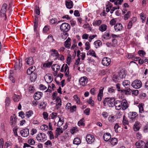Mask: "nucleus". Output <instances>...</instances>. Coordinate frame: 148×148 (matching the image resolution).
I'll return each instance as SVG.
<instances>
[{"label":"nucleus","mask_w":148,"mask_h":148,"mask_svg":"<svg viewBox=\"0 0 148 148\" xmlns=\"http://www.w3.org/2000/svg\"><path fill=\"white\" fill-rule=\"evenodd\" d=\"M111 62V60L108 57L103 58L102 61V63L103 65L105 66H109Z\"/></svg>","instance_id":"obj_10"},{"label":"nucleus","mask_w":148,"mask_h":148,"mask_svg":"<svg viewBox=\"0 0 148 148\" xmlns=\"http://www.w3.org/2000/svg\"><path fill=\"white\" fill-rule=\"evenodd\" d=\"M34 114L33 111L32 110H29L28 112H26L25 114L26 117L29 118L32 116Z\"/></svg>","instance_id":"obj_39"},{"label":"nucleus","mask_w":148,"mask_h":148,"mask_svg":"<svg viewBox=\"0 0 148 148\" xmlns=\"http://www.w3.org/2000/svg\"><path fill=\"white\" fill-rule=\"evenodd\" d=\"M60 71L64 72L65 75L67 78V80L70 82L71 79V75L69 74V68L66 64H64L61 68Z\"/></svg>","instance_id":"obj_2"},{"label":"nucleus","mask_w":148,"mask_h":148,"mask_svg":"<svg viewBox=\"0 0 148 148\" xmlns=\"http://www.w3.org/2000/svg\"><path fill=\"white\" fill-rule=\"evenodd\" d=\"M81 141L79 138H76L74 139L73 140V143L74 144L78 145L80 144Z\"/></svg>","instance_id":"obj_36"},{"label":"nucleus","mask_w":148,"mask_h":148,"mask_svg":"<svg viewBox=\"0 0 148 148\" xmlns=\"http://www.w3.org/2000/svg\"><path fill=\"white\" fill-rule=\"evenodd\" d=\"M94 44L95 48H97L101 45L102 42L100 40H97L94 42Z\"/></svg>","instance_id":"obj_37"},{"label":"nucleus","mask_w":148,"mask_h":148,"mask_svg":"<svg viewBox=\"0 0 148 148\" xmlns=\"http://www.w3.org/2000/svg\"><path fill=\"white\" fill-rule=\"evenodd\" d=\"M22 65V64L20 63L19 61L18 64L17 63H16L14 67V69L15 70H17L18 68L19 69L20 68H21Z\"/></svg>","instance_id":"obj_47"},{"label":"nucleus","mask_w":148,"mask_h":148,"mask_svg":"<svg viewBox=\"0 0 148 148\" xmlns=\"http://www.w3.org/2000/svg\"><path fill=\"white\" fill-rule=\"evenodd\" d=\"M29 130L28 128H25L21 130L20 133L21 136L23 137H26L29 135Z\"/></svg>","instance_id":"obj_13"},{"label":"nucleus","mask_w":148,"mask_h":148,"mask_svg":"<svg viewBox=\"0 0 148 148\" xmlns=\"http://www.w3.org/2000/svg\"><path fill=\"white\" fill-rule=\"evenodd\" d=\"M36 139L38 141L43 142L47 140V137L44 133H40L38 134Z\"/></svg>","instance_id":"obj_7"},{"label":"nucleus","mask_w":148,"mask_h":148,"mask_svg":"<svg viewBox=\"0 0 148 148\" xmlns=\"http://www.w3.org/2000/svg\"><path fill=\"white\" fill-rule=\"evenodd\" d=\"M16 122V119L15 118H13L12 116L10 117V123L11 125L14 126L15 125Z\"/></svg>","instance_id":"obj_38"},{"label":"nucleus","mask_w":148,"mask_h":148,"mask_svg":"<svg viewBox=\"0 0 148 148\" xmlns=\"http://www.w3.org/2000/svg\"><path fill=\"white\" fill-rule=\"evenodd\" d=\"M137 115V113L135 112H130L128 113V117L132 120L135 119Z\"/></svg>","instance_id":"obj_16"},{"label":"nucleus","mask_w":148,"mask_h":148,"mask_svg":"<svg viewBox=\"0 0 148 148\" xmlns=\"http://www.w3.org/2000/svg\"><path fill=\"white\" fill-rule=\"evenodd\" d=\"M60 29L61 31L66 32L70 29V26L68 23H64L61 25Z\"/></svg>","instance_id":"obj_5"},{"label":"nucleus","mask_w":148,"mask_h":148,"mask_svg":"<svg viewBox=\"0 0 148 148\" xmlns=\"http://www.w3.org/2000/svg\"><path fill=\"white\" fill-rule=\"evenodd\" d=\"M131 85L134 88L138 89L142 86V83L140 80L136 79L132 83Z\"/></svg>","instance_id":"obj_6"},{"label":"nucleus","mask_w":148,"mask_h":148,"mask_svg":"<svg viewBox=\"0 0 148 148\" xmlns=\"http://www.w3.org/2000/svg\"><path fill=\"white\" fill-rule=\"evenodd\" d=\"M58 94L56 92H55L53 93L52 96V99L53 100H56L57 98L59 97L57 96Z\"/></svg>","instance_id":"obj_57"},{"label":"nucleus","mask_w":148,"mask_h":148,"mask_svg":"<svg viewBox=\"0 0 148 148\" xmlns=\"http://www.w3.org/2000/svg\"><path fill=\"white\" fill-rule=\"evenodd\" d=\"M35 66H32L28 69L27 71V73L28 75H31L30 79L32 80H34L36 78V75L35 72H34L35 70Z\"/></svg>","instance_id":"obj_4"},{"label":"nucleus","mask_w":148,"mask_h":148,"mask_svg":"<svg viewBox=\"0 0 148 148\" xmlns=\"http://www.w3.org/2000/svg\"><path fill=\"white\" fill-rule=\"evenodd\" d=\"M51 68L52 70L54 72L53 74L54 76H56L58 73V71H60V66L58 64H55L52 65Z\"/></svg>","instance_id":"obj_9"},{"label":"nucleus","mask_w":148,"mask_h":148,"mask_svg":"<svg viewBox=\"0 0 148 148\" xmlns=\"http://www.w3.org/2000/svg\"><path fill=\"white\" fill-rule=\"evenodd\" d=\"M73 98L77 104H79L80 103V101L79 98L76 95H75L73 96Z\"/></svg>","instance_id":"obj_54"},{"label":"nucleus","mask_w":148,"mask_h":148,"mask_svg":"<svg viewBox=\"0 0 148 148\" xmlns=\"http://www.w3.org/2000/svg\"><path fill=\"white\" fill-rule=\"evenodd\" d=\"M73 2L70 0L66 1V7L68 9H71L73 7Z\"/></svg>","instance_id":"obj_25"},{"label":"nucleus","mask_w":148,"mask_h":148,"mask_svg":"<svg viewBox=\"0 0 148 148\" xmlns=\"http://www.w3.org/2000/svg\"><path fill=\"white\" fill-rule=\"evenodd\" d=\"M28 143L31 145H33L35 143V141L32 138H31L28 139L27 141Z\"/></svg>","instance_id":"obj_52"},{"label":"nucleus","mask_w":148,"mask_h":148,"mask_svg":"<svg viewBox=\"0 0 148 148\" xmlns=\"http://www.w3.org/2000/svg\"><path fill=\"white\" fill-rule=\"evenodd\" d=\"M63 132V130L62 128H57L56 130V134L55 137L57 138L58 136L60 135Z\"/></svg>","instance_id":"obj_21"},{"label":"nucleus","mask_w":148,"mask_h":148,"mask_svg":"<svg viewBox=\"0 0 148 148\" xmlns=\"http://www.w3.org/2000/svg\"><path fill=\"white\" fill-rule=\"evenodd\" d=\"M42 96V93L40 92H37L35 93L34 97L35 100L40 99Z\"/></svg>","instance_id":"obj_20"},{"label":"nucleus","mask_w":148,"mask_h":148,"mask_svg":"<svg viewBox=\"0 0 148 148\" xmlns=\"http://www.w3.org/2000/svg\"><path fill=\"white\" fill-rule=\"evenodd\" d=\"M138 54L141 56H144L146 53L143 50H139L138 51Z\"/></svg>","instance_id":"obj_64"},{"label":"nucleus","mask_w":148,"mask_h":148,"mask_svg":"<svg viewBox=\"0 0 148 148\" xmlns=\"http://www.w3.org/2000/svg\"><path fill=\"white\" fill-rule=\"evenodd\" d=\"M145 144L144 142L142 140H139L136 143L135 145L137 146L140 148H142L143 147Z\"/></svg>","instance_id":"obj_26"},{"label":"nucleus","mask_w":148,"mask_h":148,"mask_svg":"<svg viewBox=\"0 0 148 148\" xmlns=\"http://www.w3.org/2000/svg\"><path fill=\"white\" fill-rule=\"evenodd\" d=\"M140 19L142 20V23H144L146 17H145L144 14L143 13H141L140 14Z\"/></svg>","instance_id":"obj_58"},{"label":"nucleus","mask_w":148,"mask_h":148,"mask_svg":"<svg viewBox=\"0 0 148 148\" xmlns=\"http://www.w3.org/2000/svg\"><path fill=\"white\" fill-rule=\"evenodd\" d=\"M49 136L50 139H52L54 138V136L53 132L51 131H48L47 133Z\"/></svg>","instance_id":"obj_61"},{"label":"nucleus","mask_w":148,"mask_h":148,"mask_svg":"<svg viewBox=\"0 0 148 148\" xmlns=\"http://www.w3.org/2000/svg\"><path fill=\"white\" fill-rule=\"evenodd\" d=\"M58 118L59 119L58 121V126L59 127L61 126L64 122L63 118L60 115L58 116Z\"/></svg>","instance_id":"obj_28"},{"label":"nucleus","mask_w":148,"mask_h":148,"mask_svg":"<svg viewBox=\"0 0 148 148\" xmlns=\"http://www.w3.org/2000/svg\"><path fill=\"white\" fill-rule=\"evenodd\" d=\"M122 84L125 88H128L130 86V82L128 80H125L123 82Z\"/></svg>","instance_id":"obj_32"},{"label":"nucleus","mask_w":148,"mask_h":148,"mask_svg":"<svg viewBox=\"0 0 148 148\" xmlns=\"http://www.w3.org/2000/svg\"><path fill=\"white\" fill-rule=\"evenodd\" d=\"M56 108L57 110L60 108L62 105V100L60 97H58L55 101Z\"/></svg>","instance_id":"obj_14"},{"label":"nucleus","mask_w":148,"mask_h":148,"mask_svg":"<svg viewBox=\"0 0 148 148\" xmlns=\"http://www.w3.org/2000/svg\"><path fill=\"white\" fill-rule=\"evenodd\" d=\"M13 145L12 142L10 141H7L4 145V148H8V147L12 146Z\"/></svg>","instance_id":"obj_40"},{"label":"nucleus","mask_w":148,"mask_h":148,"mask_svg":"<svg viewBox=\"0 0 148 148\" xmlns=\"http://www.w3.org/2000/svg\"><path fill=\"white\" fill-rule=\"evenodd\" d=\"M40 128L41 130L42 131H46L48 130V127L46 125L43 124L40 127Z\"/></svg>","instance_id":"obj_50"},{"label":"nucleus","mask_w":148,"mask_h":148,"mask_svg":"<svg viewBox=\"0 0 148 148\" xmlns=\"http://www.w3.org/2000/svg\"><path fill=\"white\" fill-rule=\"evenodd\" d=\"M14 101L15 102H17L19 101L20 99V96L18 95L15 94L13 97Z\"/></svg>","instance_id":"obj_44"},{"label":"nucleus","mask_w":148,"mask_h":148,"mask_svg":"<svg viewBox=\"0 0 148 148\" xmlns=\"http://www.w3.org/2000/svg\"><path fill=\"white\" fill-rule=\"evenodd\" d=\"M112 5L111 3H109L106 5V11L107 12H108L112 9Z\"/></svg>","instance_id":"obj_48"},{"label":"nucleus","mask_w":148,"mask_h":148,"mask_svg":"<svg viewBox=\"0 0 148 148\" xmlns=\"http://www.w3.org/2000/svg\"><path fill=\"white\" fill-rule=\"evenodd\" d=\"M114 28L115 31L116 32L121 31L122 29V25L121 23H117L114 26Z\"/></svg>","instance_id":"obj_15"},{"label":"nucleus","mask_w":148,"mask_h":148,"mask_svg":"<svg viewBox=\"0 0 148 148\" xmlns=\"http://www.w3.org/2000/svg\"><path fill=\"white\" fill-rule=\"evenodd\" d=\"M77 107L76 105L73 106H71V107L70 109V111L71 113H73L74 112H75L76 110Z\"/></svg>","instance_id":"obj_60"},{"label":"nucleus","mask_w":148,"mask_h":148,"mask_svg":"<svg viewBox=\"0 0 148 148\" xmlns=\"http://www.w3.org/2000/svg\"><path fill=\"white\" fill-rule=\"evenodd\" d=\"M107 26L105 24H102L99 27V29L101 32H103L107 29Z\"/></svg>","instance_id":"obj_34"},{"label":"nucleus","mask_w":148,"mask_h":148,"mask_svg":"<svg viewBox=\"0 0 148 148\" xmlns=\"http://www.w3.org/2000/svg\"><path fill=\"white\" fill-rule=\"evenodd\" d=\"M115 108L116 110H120L122 108V105L121 101L117 100L116 101L115 103Z\"/></svg>","instance_id":"obj_18"},{"label":"nucleus","mask_w":148,"mask_h":148,"mask_svg":"<svg viewBox=\"0 0 148 148\" xmlns=\"http://www.w3.org/2000/svg\"><path fill=\"white\" fill-rule=\"evenodd\" d=\"M46 103L45 102L42 101L40 104L39 108L41 109H44L46 106Z\"/></svg>","instance_id":"obj_51"},{"label":"nucleus","mask_w":148,"mask_h":148,"mask_svg":"<svg viewBox=\"0 0 148 148\" xmlns=\"http://www.w3.org/2000/svg\"><path fill=\"white\" fill-rule=\"evenodd\" d=\"M87 55H90L95 57H96V54L94 51L93 50H89L88 52L87 53Z\"/></svg>","instance_id":"obj_45"},{"label":"nucleus","mask_w":148,"mask_h":148,"mask_svg":"<svg viewBox=\"0 0 148 148\" xmlns=\"http://www.w3.org/2000/svg\"><path fill=\"white\" fill-rule=\"evenodd\" d=\"M87 102L92 106H94V101L92 100V97H90L89 98V99L87 101Z\"/></svg>","instance_id":"obj_46"},{"label":"nucleus","mask_w":148,"mask_h":148,"mask_svg":"<svg viewBox=\"0 0 148 148\" xmlns=\"http://www.w3.org/2000/svg\"><path fill=\"white\" fill-rule=\"evenodd\" d=\"M126 71L123 70H120L118 73V77L120 79L124 78L126 75Z\"/></svg>","instance_id":"obj_17"},{"label":"nucleus","mask_w":148,"mask_h":148,"mask_svg":"<svg viewBox=\"0 0 148 148\" xmlns=\"http://www.w3.org/2000/svg\"><path fill=\"white\" fill-rule=\"evenodd\" d=\"M122 122L123 124L124 125L128 124L129 123V121L127 118L124 115L123 116Z\"/></svg>","instance_id":"obj_42"},{"label":"nucleus","mask_w":148,"mask_h":148,"mask_svg":"<svg viewBox=\"0 0 148 148\" xmlns=\"http://www.w3.org/2000/svg\"><path fill=\"white\" fill-rule=\"evenodd\" d=\"M115 101V99L114 98H106L103 102V104L105 106L112 107L114 106Z\"/></svg>","instance_id":"obj_3"},{"label":"nucleus","mask_w":148,"mask_h":148,"mask_svg":"<svg viewBox=\"0 0 148 148\" xmlns=\"http://www.w3.org/2000/svg\"><path fill=\"white\" fill-rule=\"evenodd\" d=\"M104 88L101 87L99 90V93L97 96L98 100L100 101L101 99L103 97V93Z\"/></svg>","instance_id":"obj_23"},{"label":"nucleus","mask_w":148,"mask_h":148,"mask_svg":"<svg viewBox=\"0 0 148 148\" xmlns=\"http://www.w3.org/2000/svg\"><path fill=\"white\" fill-rule=\"evenodd\" d=\"M109 122L110 123H112L115 121V119L114 117L113 116H111L108 118Z\"/></svg>","instance_id":"obj_53"},{"label":"nucleus","mask_w":148,"mask_h":148,"mask_svg":"<svg viewBox=\"0 0 148 148\" xmlns=\"http://www.w3.org/2000/svg\"><path fill=\"white\" fill-rule=\"evenodd\" d=\"M84 119L82 118L81 119L78 123V125L79 126H83L84 125Z\"/></svg>","instance_id":"obj_63"},{"label":"nucleus","mask_w":148,"mask_h":148,"mask_svg":"<svg viewBox=\"0 0 148 148\" xmlns=\"http://www.w3.org/2000/svg\"><path fill=\"white\" fill-rule=\"evenodd\" d=\"M111 38L110 34L109 32L105 33L103 36V40H105L110 39Z\"/></svg>","instance_id":"obj_31"},{"label":"nucleus","mask_w":148,"mask_h":148,"mask_svg":"<svg viewBox=\"0 0 148 148\" xmlns=\"http://www.w3.org/2000/svg\"><path fill=\"white\" fill-rule=\"evenodd\" d=\"M71 38L69 37H68L67 40L64 42V45L66 48L68 49L70 48L71 46Z\"/></svg>","instance_id":"obj_19"},{"label":"nucleus","mask_w":148,"mask_h":148,"mask_svg":"<svg viewBox=\"0 0 148 148\" xmlns=\"http://www.w3.org/2000/svg\"><path fill=\"white\" fill-rule=\"evenodd\" d=\"M26 62L27 64L29 65H32L34 63L33 58L32 57L28 58L26 59Z\"/></svg>","instance_id":"obj_29"},{"label":"nucleus","mask_w":148,"mask_h":148,"mask_svg":"<svg viewBox=\"0 0 148 148\" xmlns=\"http://www.w3.org/2000/svg\"><path fill=\"white\" fill-rule=\"evenodd\" d=\"M50 116L52 119H54L58 117L57 114L55 112H53L50 115Z\"/></svg>","instance_id":"obj_59"},{"label":"nucleus","mask_w":148,"mask_h":148,"mask_svg":"<svg viewBox=\"0 0 148 148\" xmlns=\"http://www.w3.org/2000/svg\"><path fill=\"white\" fill-rule=\"evenodd\" d=\"M138 107L139 109V112L141 113H143L144 112L143 107V104L142 103L139 104L138 105Z\"/></svg>","instance_id":"obj_41"},{"label":"nucleus","mask_w":148,"mask_h":148,"mask_svg":"<svg viewBox=\"0 0 148 148\" xmlns=\"http://www.w3.org/2000/svg\"><path fill=\"white\" fill-rule=\"evenodd\" d=\"M88 78L85 76L81 77L79 80L80 84L83 86H85L88 82Z\"/></svg>","instance_id":"obj_11"},{"label":"nucleus","mask_w":148,"mask_h":148,"mask_svg":"<svg viewBox=\"0 0 148 148\" xmlns=\"http://www.w3.org/2000/svg\"><path fill=\"white\" fill-rule=\"evenodd\" d=\"M52 64V62H48L43 64V66L45 67H49L51 66Z\"/></svg>","instance_id":"obj_62"},{"label":"nucleus","mask_w":148,"mask_h":148,"mask_svg":"<svg viewBox=\"0 0 148 148\" xmlns=\"http://www.w3.org/2000/svg\"><path fill=\"white\" fill-rule=\"evenodd\" d=\"M38 23V18L37 17L35 16L34 22V30L35 31H37Z\"/></svg>","instance_id":"obj_30"},{"label":"nucleus","mask_w":148,"mask_h":148,"mask_svg":"<svg viewBox=\"0 0 148 148\" xmlns=\"http://www.w3.org/2000/svg\"><path fill=\"white\" fill-rule=\"evenodd\" d=\"M44 79L46 82L48 83H51L53 80L52 75L50 73L46 74L44 77Z\"/></svg>","instance_id":"obj_12"},{"label":"nucleus","mask_w":148,"mask_h":148,"mask_svg":"<svg viewBox=\"0 0 148 148\" xmlns=\"http://www.w3.org/2000/svg\"><path fill=\"white\" fill-rule=\"evenodd\" d=\"M122 109L123 110H125L128 106V104L125 99H123L121 101Z\"/></svg>","instance_id":"obj_22"},{"label":"nucleus","mask_w":148,"mask_h":148,"mask_svg":"<svg viewBox=\"0 0 148 148\" xmlns=\"http://www.w3.org/2000/svg\"><path fill=\"white\" fill-rule=\"evenodd\" d=\"M95 140V137L94 136L91 134H87L86 137V140L87 143L91 144L94 142Z\"/></svg>","instance_id":"obj_8"},{"label":"nucleus","mask_w":148,"mask_h":148,"mask_svg":"<svg viewBox=\"0 0 148 148\" xmlns=\"http://www.w3.org/2000/svg\"><path fill=\"white\" fill-rule=\"evenodd\" d=\"M50 52L51 57L53 58L54 60H55L58 59L62 61L64 60V56L61 54H59L57 50L52 49L50 50Z\"/></svg>","instance_id":"obj_1"},{"label":"nucleus","mask_w":148,"mask_h":148,"mask_svg":"<svg viewBox=\"0 0 148 148\" xmlns=\"http://www.w3.org/2000/svg\"><path fill=\"white\" fill-rule=\"evenodd\" d=\"M101 23V20H95L94 21L92 24L94 26H99Z\"/></svg>","instance_id":"obj_35"},{"label":"nucleus","mask_w":148,"mask_h":148,"mask_svg":"<svg viewBox=\"0 0 148 148\" xmlns=\"http://www.w3.org/2000/svg\"><path fill=\"white\" fill-rule=\"evenodd\" d=\"M120 79L118 77V75H114L112 77V79L116 82H120Z\"/></svg>","instance_id":"obj_43"},{"label":"nucleus","mask_w":148,"mask_h":148,"mask_svg":"<svg viewBox=\"0 0 148 148\" xmlns=\"http://www.w3.org/2000/svg\"><path fill=\"white\" fill-rule=\"evenodd\" d=\"M7 10V4L4 3L3 4L1 9V10L6 12Z\"/></svg>","instance_id":"obj_56"},{"label":"nucleus","mask_w":148,"mask_h":148,"mask_svg":"<svg viewBox=\"0 0 148 148\" xmlns=\"http://www.w3.org/2000/svg\"><path fill=\"white\" fill-rule=\"evenodd\" d=\"M78 131L77 128L76 127H73L70 130V132L72 134H74Z\"/></svg>","instance_id":"obj_55"},{"label":"nucleus","mask_w":148,"mask_h":148,"mask_svg":"<svg viewBox=\"0 0 148 148\" xmlns=\"http://www.w3.org/2000/svg\"><path fill=\"white\" fill-rule=\"evenodd\" d=\"M140 123L138 121H136L133 126V129L134 131H137L139 130L140 127Z\"/></svg>","instance_id":"obj_24"},{"label":"nucleus","mask_w":148,"mask_h":148,"mask_svg":"<svg viewBox=\"0 0 148 148\" xmlns=\"http://www.w3.org/2000/svg\"><path fill=\"white\" fill-rule=\"evenodd\" d=\"M131 12L128 11L124 16V19L125 20H127L130 17Z\"/></svg>","instance_id":"obj_49"},{"label":"nucleus","mask_w":148,"mask_h":148,"mask_svg":"<svg viewBox=\"0 0 148 148\" xmlns=\"http://www.w3.org/2000/svg\"><path fill=\"white\" fill-rule=\"evenodd\" d=\"M111 145L113 146L116 144L117 142V140L116 138H112L109 140Z\"/></svg>","instance_id":"obj_33"},{"label":"nucleus","mask_w":148,"mask_h":148,"mask_svg":"<svg viewBox=\"0 0 148 148\" xmlns=\"http://www.w3.org/2000/svg\"><path fill=\"white\" fill-rule=\"evenodd\" d=\"M111 138V135L109 133H105L103 136V138L104 140L106 141H108Z\"/></svg>","instance_id":"obj_27"}]
</instances>
